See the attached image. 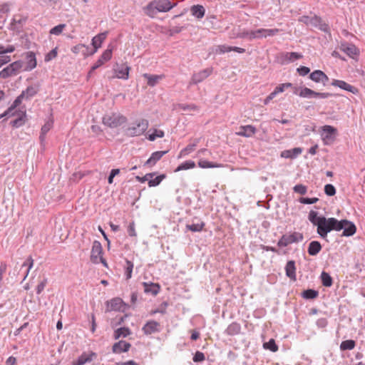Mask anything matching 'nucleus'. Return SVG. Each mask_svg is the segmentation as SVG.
I'll list each match as a JSON object with an SVG mask.
<instances>
[{"mask_svg": "<svg viewBox=\"0 0 365 365\" xmlns=\"http://www.w3.org/2000/svg\"><path fill=\"white\" fill-rule=\"evenodd\" d=\"M177 6L171 0H155L143 8L144 13L150 18H154L158 12L165 13Z\"/></svg>", "mask_w": 365, "mask_h": 365, "instance_id": "1", "label": "nucleus"}, {"mask_svg": "<svg viewBox=\"0 0 365 365\" xmlns=\"http://www.w3.org/2000/svg\"><path fill=\"white\" fill-rule=\"evenodd\" d=\"M341 222L334 217L321 219L319 225L317 227V233L322 238H326L327 234L331 230L340 231L342 230Z\"/></svg>", "mask_w": 365, "mask_h": 365, "instance_id": "2", "label": "nucleus"}, {"mask_svg": "<svg viewBox=\"0 0 365 365\" xmlns=\"http://www.w3.org/2000/svg\"><path fill=\"white\" fill-rule=\"evenodd\" d=\"M149 122L146 119L137 120L130 123L126 128V134L128 136H140L148 128Z\"/></svg>", "mask_w": 365, "mask_h": 365, "instance_id": "3", "label": "nucleus"}, {"mask_svg": "<svg viewBox=\"0 0 365 365\" xmlns=\"http://www.w3.org/2000/svg\"><path fill=\"white\" fill-rule=\"evenodd\" d=\"M126 120L127 118L124 115L118 113L106 114L103 117L102 119L103 125L111 128H118V126L125 123Z\"/></svg>", "mask_w": 365, "mask_h": 365, "instance_id": "4", "label": "nucleus"}, {"mask_svg": "<svg viewBox=\"0 0 365 365\" xmlns=\"http://www.w3.org/2000/svg\"><path fill=\"white\" fill-rule=\"evenodd\" d=\"M337 129L331 125H324L321 127L320 135L324 145H329L332 144L336 136Z\"/></svg>", "mask_w": 365, "mask_h": 365, "instance_id": "5", "label": "nucleus"}, {"mask_svg": "<svg viewBox=\"0 0 365 365\" xmlns=\"http://www.w3.org/2000/svg\"><path fill=\"white\" fill-rule=\"evenodd\" d=\"M23 66L24 62L21 61H16L10 63L0 71V78L6 79L16 76Z\"/></svg>", "mask_w": 365, "mask_h": 365, "instance_id": "6", "label": "nucleus"}, {"mask_svg": "<svg viewBox=\"0 0 365 365\" xmlns=\"http://www.w3.org/2000/svg\"><path fill=\"white\" fill-rule=\"evenodd\" d=\"M303 238V235L298 232L286 234L282 236V237L278 241L277 245L281 247H287L290 244L302 241Z\"/></svg>", "mask_w": 365, "mask_h": 365, "instance_id": "7", "label": "nucleus"}, {"mask_svg": "<svg viewBox=\"0 0 365 365\" xmlns=\"http://www.w3.org/2000/svg\"><path fill=\"white\" fill-rule=\"evenodd\" d=\"M103 248L101 244L96 240L93 242L91 253V261L93 263L98 264L101 262L104 266H107L106 260L102 257Z\"/></svg>", "mask_w": 365, "mask_h": 365, "instance_id": "8", "label": "nucleus"}, {"mask_svg": "<svg viewBox=\"0 0 365 365\" xmlns=\"http://www.w3.org/2000/svg\"><path fill=\"white\" fill-rule=\"evenodd\" d=\"M212 73V68H207L199 72L195 73L190 80V84H197L203 81Z\"/></svg>", "mask_w": 365, "mask_h": 365, "instance_id": "9", "label": "nucleus"}, {"mask_svg": "<svg viewBox=\"0 0 365 365\" xmlns=\"http://www.w3.org/2000/svg\"><path fill=\"white\" fill-rule=\"evenodd\" d=\"M280 30L279 29H258L255 30V39H261L277 35Z\"/></svg>", "mask_w": 365, "mask_h": 365, "instance_id": "10", "label": "nucleus"}, {"mask_svg": "<svg viewBox=\"0 0 365 365\" xmlns=\"http://www.w3.org/2000/svg\"><path fill=\"white\" fill-rule=\"evenodd\" d=\"M111 58L112 48H107L106 51H103V53L96 62V63L91 67V71L89 72V75L98 67L104 64L106 62L108 61Z\"/></svg>", "mask_w": 365, "mask_h": 365, "instance_id": "11", "label": "nucleus"}, {"mask_svg": "<svg viewBox=\"0 0 365 365\" xmlns=\"http://www.w3.org/2000/svg\"><path fill=\"white\" fill-rule=\"evenodd\" d=\"M25 66H23L24 71H31L34 68L36 67L37 62L36 58V55L32 51H28L25 54Z\"/></svg>", "mask_w": 365, "mask_h": 365, "instance_id": "12", "label": "nucleus"}, {"mask_svg": "<svg viewBox=\"0 0 365 365\" xmlns=\"http://www.w3.org/2000/svg\"><path fill=\"white\" fill-rule=\"evenodd\" d=\"M143 333L145 335H150L154 333L160 331V325L158 322L154 320L148 321L142 328Z\"/></svg>", "mask_w": 365, "mask_h": 365, "instance_id": "13", "label": "nucleus"}, {"mask_svg": "<svg viewBox=\"0 0 365 365\" xmlns=\"http://www.w3.org/2000/svg\"><path fill=\"white\" fill-rule=\"evenodd\" d=\"M340 49L346 54H347L350 58H355L359 54V49L356 47L355 45L349 43H341L340 46Z\"/></svg>", "mask_w": 365, "mask_h": 365, "instance_id": "14", "label": "nucleus"}, {"mask_svg": "<svg viewBox=\"0 0 365 365\" xmlns=\"http://www.w3.org/2000/svg\"><path fill=\"white\" fill-rule=\"evenodd\" d=\"M108 35V31H105L95 36L91 41V45L93 47V51L91 53V55L94 54L98 48L101 47L103 42L106 40Z\"/></svg>", "mask_w": 365, "mask_h": 365, "instance_id": "15", "label": "nucleus"}, {"mask_svg": "<svg viewBox=\"0 0 365 365\" xmlns=\"http://www.w3.org/2000/svg\"><path fill=\"white\" fill-rule=\"evenodd\" d=\"M309 78L316 83H322L324 86H325L329 81V77L321 70L314 71L310 73Z\"/></svg>", "mask_w": 365, "mask_h": 365, "instance_id": "16", "label": "nucleus"}, {"mask_svg": "<svg viewBox=\"0 0 365 365\" xmlns=\"http://www.w3.org/2000/svg\"><path fill=\"white\" fill-rule=\"evenodd\" d=\"M339 222H341V225L342 226L343 235L344 236H352L356 232V228L355 225L346 220H340Z\"/></svg>", "mask_w": 365, "mask_h": 365, "instance_id": "17", "label": "nucleus"}, {"mask_svg": "<svg viewBox=\"0 0 365 365\" xmlns=\"http://www.w3.org/2000/svg\"><path fill=\"white\" fill-rule=\"evenodd\" d=\"M331 84L333 86L339 87L342 90L349 91L354 94L358 93V89L356 88L341 80H333Z\"/></svg>", "mask_w": 365, "mask_h": 365, "instance_id": "18", "label": "nucleus"}, {"mask_svg": "<svg viewBox=\"0 0 365 365\" xmlns=\"http://www.w3.org/2000/svg\"><path fill=\"white\" fill-rule=\"evenodd\" d=\"M96 356V354L94 352H91L89 354L83 352L76 361L73 362L72 365H84L85 364L93 361Z\"/></svg>", "mask_w": 365, "mask_h": 365, "instance_id": "19", "label": "nucleus"}, {"mask_svg": "<svg viewBox=\"0 0 365 365\" xmlns=\"http://www.w3.org/2000/svg\"><path fill=\"white\" fill-rule=\"evenodd\" d=\"M256 131L257 130L253 125H247L241 126L240 130L237 131L236 134L239 136L250 138L255 135Z\"/></svg>", "mask_w": 365, "mask_h": 365, "instance_id": "20", "label": "nucleus"}, {"mask_svg": "<svg viewBox=\"0 0 365 365\" xmlns=\"http://www.w3.org/2000/svg\"><path fill=\"white\" fill-rule=\"evenodd\" d=\"M129 66L126 65H120L114 69L115 77L118 78L127 80L129 77Z\"/></svg>", "mask_w": 365, "mask_h": 365, "instance_id": "21", "label": "nucleus"}, {"mask_svg": "<svg viewBox=\"0 0 365 365\" xmlns=\"http://www.w3.org/2000/svg\"><path fill=\"white\" fill-rule=\"evenodd\" d=\"M131 345L130 343L125 341H119L113 345L112 350L113 353L120 354L122 352H126L129 350Z\"/></svg>", "mask_w": 365, "mask_h": 365, "instance_id": "22", "label": "nucleus"}, {"mask_svg": "<svg viewBox=\"0 0 365 365\" xmlns=\"http://www.w3.org/2000/svg\"><path fill=\"white\" fill-rule=\"evenodd\" d=\"M25 99L24 96H22V94L19 95L16 100L14 101L13 104L11 106L10 108H9L4 113L0 115V118L3 117H10L14 115L13 110L19 106L22 101Z\"/></svg>", "mask_w": 365, "mask_h": 365, "instance_id": "23", "label": "nucleus"}, {"mask_svg": "<svg viewBox=\"0 0 365 365\" xmlns=\"http://www.w3.org/2000/svg\"><path fill=\"white\" fill-rule=\"evenodd\" d=\"M53 120L52 118H49L44 123V125L41 128V134L39 136V139L41 143H43L45 140L46 133L53 128Z\"/></svg>", "mask_w": 365, "mask_h": 365, "instance_id": "24", "label": "nucleus"}, {"mask_svg": "<svg viewBox=\"0 0 365 365\" xmlns=\"http://www.w3.org/2000/svg\"><path fill=\"white\" fill-rule=\"evenodd\" d=\"M286 275L292 280H296V267L293 260L288 261L285 266Z\"/></svg>", "mask_w": 365, "mask_h": 365, "instance_id": "25", "label": "nucleus"}, {"mask_svg": "<svg viewBox=\"0 0 365 365\" xmlns=\"http://www.w3.org/2000/svg\"><path fill=\"white\" fill-rule=\"evenodd\" d=\"M167 153L168 151H155L153 153L145 165L150 166L154 165Z\"/></svg>", "mask_w": 365, "mask_h": 365, "instance_id": "26", "label": "nucleus"}, {"mask_svg": "<svg viewBox=\"0 0 365 365\" xmlns=\"http://www.w3.org/2000/svg\"><path fill=\"white\" fill-rule=\"evenodd\" d=\"M144 292L148 294L156 295L160 291V286L155 283L143 282Z\"/></svg>", "mask_w": 365, "mask_h": 365, "instance_id": "27", "label": "nucleus"}, {"mask_svg": "<svg viewBox=\"0 0 365 365\" xmlns=\"http://www.w3.org/2000/svg\"><path fill=\"white\" fill-rule=\"evenodd\" d=\"M294 93L296 95L299 96L302 98H313V95L314 94V91L309 88H295Z\"/></svg>", "mask_w": 365, "mask_h": 365, "instance_id": "28", "label": "nucleus"}, {"mask_svg": "<svg viewBox=\"0 0 365 365\" xmlns=\"http://www.w3.org/2000/svg\"><path fill=\"white\" fill-rule=\"evenodd\" d=\"M143 77L147 79L148 85L153 87L159 82V81L162 80L164 76L163 75H150L148 73H144Z\"/></svg>", "mask_w": 365, "mask_h": 365, "instance_id": "29", "label": "nucleus"}, {"mask_svg": "<svg viewBox=\"0 0 365 365\" xmlns=\"http://www.w3.org/2000/svg\"><path fill=\"white\" fill-rule=\"evenodd\" d=\"M322 250V245L318 241H312L308 247V253L311 256L317 255Z\"/></svg>", "mask_w": 365, "mask_h": 365, "instance_id": "30", "label": "nucleus"}, {"mask_svg": "<svg viewBox=\"0 0 365 365\" xmlns=\"http://www.w3.org/2000/svg\"><path fill=\"white\" fill-rule=\"evenodd\" d=\"M302 152V148H294L291 150H284L282 153L281 156L285 158H294L300 155Z\"/></svg>", "mask_w": 365, "mask_h": 365, "instance_id": "31", "label": "nucleus"}, {"mask_svg": "<svg viewBox=\"0 0 365 365\" xmlns=\"http://www.w3.org/2000/svg\"><path fill=\"white\" fill-rule=\"evenodd\" d=\"M191 14L197 19H202L205 13V9L202 5H194L190 8Z\"/></svg>", "mask_w": 365, "mask_h": 365, "instance_id": "32", "label": "nucleus"}, {"mask_svg": "<svg viewBox=\"0 0 365 365\" xmlns=\"http://www.w3.org/2000/svg\"><path fill=\"white\" fill-rule=\"evenodd\" d=\"M38 91V86H31L27 87L25 91H23L21 94L25 98V100H29L34 97Z\"/></svg>", "mask_w": 365, "mask_h": 365, "instance_id": "33", "label": "nucleus"}, {"mask_svg": "<svg viewBox=\"0 0 365 365\" xmlns=\"http://www.w3.org/2000/svg\"><path fill=\"white\" fill-rule=\"evenodd\" d=\"M131 334V331L128 327H120L115 330L113 337L115 339L125 338Z\"/></svg>", "mask_w": 365, "mask_h": 365, "instance_id": "34", "label": "nucleus"}, {"mask_svg": "<svg viewBox=\"0 0 365 365\" xmlns=\"http://www.w3.org/2000/svg\"><path fill=\"white\" fill-rule=\"evenodd\" d=\"M198 166L201 168H222L224 165L220 163L210 162L206 160L200 159L198 162Z\"/></svg>", "mask_w": 365, "mask_h": 365, "instance_id": "35", "label": "nucleus"}, {"mask_svg": "<svg viewBox=\"0 0 365 365\" xmlns=\"http://www.w3.org/2000/svg\"><path fill=\"white\" fill-rule=\"evenodd\" d=\"M199 140H195L193 143H190L187 145L185 148H184L180 153V157H185L192 152H193L195 149V147L198 144Z\"/></svg>", "mask_w": 365, "mask_h": 365, "instance_id": "36", "label": "nucleus"}, {"mask_svg": "<svg viewBox=\"0 0 365 365\" xmlns=\"http://www.w3.org/2000/svg\"><path fill=\"white\" fill-rule=\"evenodd\" d=\"M241 327L237 322H232L226 329V334L228 335H236L240 332Z\"/></svg>", "mask_w": 365, "mask_h": 365, "instance_id": "37", "label": "nucleus"}, {"mask_svg": "<svg viewBox=\"0 0 365 365\" xmlns=\"http://www.w3.org/2000/svg\"><path fill=\"white\" fill-rule=\"evenodd\" d=\"M324 216H318V212L314 210H311L308 215L309 220L316 226H319V222L321 219H322Z\"/></svg>", "mask_w": 365, "mask_h": 365, "instance_id": "38", "label": "nucleus"}, {"mask_svg": "<svg viewBox=\"0 0 365 365\" xmlns=\"http://www.w3.org/2000/svg\"><path fill=\"white\" fill-rule=\"evenodd\" d=\"M123 300L120 298H114L108 302V305L112 310H120Z\"/></svg>", "mask_w": 365, "mask_h": 365, "instance_id": "39", "label": "nucleus"}, {"mask_svg": "<svg viewBox=\"0 0 365 365\" xmlns=\"http://www.w3.org/2000/svg\"><path fill=\"white\" fill-rule=\"evenodd\" d=\"M195 167V163L192 160H186L178 166L175 172H179L180 170H189Z\"/></svg>", "mask_w": 365, "mask_h": 365, "instance_id": "40", "label": "nucleus"}, {"mask_svg": "<svg viewBox=\"0 0 365 365\" xmlns=\"http://www.w3.org/2000/svg\"><path fill=\"white\" fill-rule=\"evenodd\" d=\"M33 265H34V259L31 258V257H28L26 259V260L23 263L21 269H22L24 267H26V270L24 272V279H25L26 278V277L28 276L29 272L30 269L32 268Z\"/></svg>", "mask_w": 365, "mask_h": 365, "instance_id": "41", "label": "nucleus"}, {"mask_svg": "<svg viewBox=\"0 0 365 365\" xmlns=\"http://www.w3.org/2000/svg\"><path fill=\"white\" fill-rule=\"evenodd\" d=\"M356 346V343L354 340L349 339L343 341L340 344V349L344 350H352Z\"/></svg>", "mask_w": 365, "mask_h": 365, "instance_id": "42", "label": "nucleus"}, {"mask_svg": "<svg viewBox=\"0 0 365 365\" xmlns=\"http://www.w3.org/2000/svg\"><path fill=\"white\" fill-rule=\"evenodd\" d=\"M165 175L162 174L156 176L155 178H150L148 182L149 187H155L160 184V182L165 178Z\"/></svg>", "mask_w": 365, "mask_h": 365, "instance_id": "43", "label": "nucleus"}, {"mask_svg": "<svg viewBox=\"0 0 365 365\" xmlns=\"http://www.w3.org/2000/svg\"><path fill=\"white\" fill-rule=\"evenodd\" d=\"M237 37L247 38L250 41L255 39V30H245L237 34Z\"/></svg>", "mask_w": 365, "mask_h": 365, "instance_id": "44", "label": "nucleus"}, {"mask_svg": "<svg viewBox=\"0 0 365 365\" xmlns=\"http://www.w3.org/2000/svg\"><path fill=\"white\" fill-rule=\"evenodd\" d=\"M321 279H322V284L324 287H329L331 286L332 279H331V276L327 272H322V273L321 274Z\"/></svg>", "mask_w": 365, "mask_h": 365, "instance_id": "45", "label": "nucleus"}, {"mask_svg": "<svg viewBox=\"0 0 365 365\" xmlns=\"http://www.w3.org/2000/svg\"><path fill=\"white\" fill-rule=\"evenodd\" d=\"M284 57L288 61L293 62L297 59L302 58V55L297 52H287L284 53Z\"/></svg>", "mask_w": 365, "mask_h": 365, "instance_id": "46", "label": "nucleus"}, {"mask_svg": "<svg viewBox=\"0 0 365 365\" xmlns=\"http://www.w3.org/2000/svg\"><path fill=\"white\" fill-rule=\"evenodd\" d=\"M263 347L265 349H269L272 352H276L278 350V346L276 344L274 339H271L268 342L263 344Z\"/></svg>", "mask_w": 365, "mask_h": 365, "instance_id": "47", "label": "nucleus"}, {"mask_svg": "<svg viewBox=\"0 0 365 365\" xmlns=\"http://www.w3.org/2000/svg\"><path fill=\"white\" fill-rule=\"evenodd\" d=\"M204 226H205V223L201 222L187 225L186 228L192 232H200L202 230Z\"/></svg>", "mask_w": 365, "mask_h": 365, "instance_id": "48", "label": "nucleus"}, {"mask_svg": "<svg viewBox=\"0 0 365 365\" xmlns=\"http://www.w3.org/2000/svg\"><path fill=\"white\" fill-rule=\"evenodd\" d=\"M164 132L161 130L154 129L153 131L149 133L148 139L150 141H154L158 138H163Z\"/></svg>", "mask_w": 365, "mask_h": 365, "instance_id": "49", "label": "nucleus"}, {"mask_svg": "<svg viewBox=\"0 0 365 365\" xmlns=\"http://www.w3.org/2000/svg\"><path fill=\"white\" fill-rule=\"evenodd\" d=\"M318 296V292L314 289H307L303 292L302 297L305 299H312Z\"/></svg>", "mask_w": 365, "mask_h": 365, "instance_id": "50", "label": "nucleus"}, {"mask_svg": "<svg viewBox=\"0 0 365 365\" xmlns=\"http://www.w3.org/2000/svg\"><path fill=\"white\" fill-rule=\"evenodd\" d=\"M178 108L184 111L198 110V107L195 104H179Z\"/></svg>", "mask_w": 365, "mask_h": 365, "instance_id": "51", "label": "nucleus"}, {"mask_svg": "<svg viewBox=\"0 0 365 365\" xmlns=\"http://www.w3.org/2000/svg\"><path fill=\"white\" fill-rule=\"evenodd\" d=\"M65 27H66V24H58V25L54 26L53 28H52L50 30L49 33L52 35L58 36L63 32Z\"/></svg>", "mask_w": 365, "mask_h": 365, "instance_id": "52", "label": "nucleus"}, {"mask_svg": "<svg viewBox=\"0 0 365 365\" xmlns=\"http://www.w3.org/2000/svg\"><path fill=\"white\" fill-rule=\"evenodd\" d=\"M231 51V48L230 46H227L225 44L224 45H219L215 47V53L217 54H222L227 52Z\"/></svg>", "mask_w": 365, "mask_h": 365, "instance_id": "53", "label": "nucleus"}, {"mask_svg": "<svg viewBox=\"0 0 365 365\" xmlns=\"http://www.w3.org/2000/svg\"><path fill=\"white\" fill-rule=\"evenodd\" d=\"M133 269V263L129 260H126V267H125V274L127 279L131 278Z\"/></svg>", "mask_w": 365, "mask_h": 365, "instance_id": "54", "label": "nucleus"}, {"mask_svg": "<svg viewBox=\"0 0 365 365\" xmlns=\"http://www.w3.org/2000/svg\"><path fill=\"white\" fill-rule=\"evenodd\" d=\"M15 51V47L13 45H8L6 46H0V55H5L8 53H12Z\"/></svg>", "mask_w": 365, "mask_h": 365, "instance_id": "55", "label": "nucleus"}, {"mask_svg": "<svg viewBox=\"0 0 365 365\" xmlns=\"http://www.w3.org/2000/svg\"><path fill=\"white\" fill-rule=\"evenodd\" d=\"M292 83H282L279 86H277L274 90V92L276 93V95H277L278 93H282L284 92V91L286 89V88H290L292 87Z\"/></svg>", "mask_w": 365, "mask_h": 365, "instance_id": "56", "label": "nucleus"}, {"mask_svg": "<svg viewBox=\"0 0 365 365\" xmlns=\"http://www.w3.org/2000/svg\"><path fill=\"white\" fill-rule=\"evenodd\" d=\"M299 21L301 22H303L304 24H305L307 25H309V24H312V21H319V17L314 16V17L310 18L309 16H302L301 18H299Z\"/></svg>", "mask_w": 365, "mask_h": 365, "instance_id": "57", "label": "nucleus"}, {"mask_svg": "<svg viewBox=\"0 0 365 365\" xmlns=\"http://www.w3.org/2000/svg\"><path fill=\"white\" fill-rule=\"evenodd\" d=\"M155 175V173H147L143 177L136 176L135 179L137 181L143 183V182H145V181L149 182L150 178H153Z\"/></svg>", "mask_w": 365, "mask_h": 365, "instance_id": "58", "label": "nucleus"}, {"mask_svg": "<svg viewBox=\"0 0 365 365\" xmlns=\"http://www.w3.org/2000/svg\"><path fill=\"white\" fill-rule=\"evenodd\" d=\"M324 192L328 196H333L336 194V189L331 184H327L324 186Z\"/></svg>", "mask_w": 365, "mask_h": 365, "instance_id": "59", "label": "nucleus"}, {"mask_svg": "<svg viewBox=\"0 0 365 365\" xmlns=\"http://www.w3.org/2000/svg\"><path fill=\"white\" fill-rule=\"evenodd\" d=\"M319 201L317 197H300L299 202L302 204H314Z\"/></svg>", "mask_w": 365, "mask_h": 365, "instance_id": "60", "label": "nucleus"}, {"mask_svg": "<svg viewBox=\"0 0 365 365\" xmlns=\"http://www.w3.org/2000/svg\"><path fill=\"white\" fill-rule=\"evenodd\" d=\"M293 190L295 192L301 194V195H305L307 191V187L302 184L296 185L293 187Z\"/></svg>", "mask_w": 365, "mask_h": 365, "instance_id": "61", "label": "nucleus"}, {"mask_svg": "<svg viewBox=\"0 0 365 365\" xmlns=\"http://www.w3.org/2000/svg\"><path fill=\"white\" fill-rule=\"evenodd\" d=\"M47 284V279L43 278L36 287V294H40L45 289Z\"/></svg>", "mask_w": 365, "mask_h": 365, "instance_id": "62", "label": "nucleus"}, {"mask_svg": "<svg viewBox=\"0 0 365 365\" xmlns=\"http://www.w3.org/2000/svg\"><path fill=\"white\" fill-rule=\"evenodd\" d=\"M57 56V48L52 49L49 53H48L45 56V61L48 62L52 59L55 58Z\"/></svg>", "mask_w": 365, "mask_h": 365, "instance_id": "63", "label": "nucleus"}, {"mask_svg": "<svg viewBox=\"0 0 365 365\" xmlns=\"http://www.w3.org/2000/svg\"><path fill=\"white\" fill-rule=\"evenodd\" d=\"M192 359L194 362H202L205 359V356L202 352L197 351L195 352Z\"/></svg>", "mask_w": 365, "mask_h": 365, "instance_id": "64", "label": "nucleus"}]
</instances>
